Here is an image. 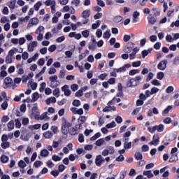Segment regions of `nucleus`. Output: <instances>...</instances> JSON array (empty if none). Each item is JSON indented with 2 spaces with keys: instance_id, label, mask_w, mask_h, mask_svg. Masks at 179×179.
I'll use <instances>...</instances> for the list:
<instances>
[{
  "instance_id": "f257e3e1",
  "label": "nucleus",
  "mask_w": 179,
  "mask_h": 179,
  "mask_svg": "<svg viewBox=\"0 0 179 179\" xmlns=\"http://www.w3.org/2000/svg\"><path fill=\"white\" fill-rule=\"evenodd\" d=\"M72 127V123L68 122L66 119L63 118L62 120V132L64 135H67L69 128Z\"/></svg>"
},
{
  "instance_id": "f03ea898",
  "label": "nucleus",
  "mask_w": 179,
  "mask_h": 179,
  "mask_svg": "<svg viewBox=\"0 0 179 179\" xmlns=\"http://www.w3.org/2000/svg\"><path fill=\"white\" fill-rule=\"evenodd\" d=\"M148 131L151 134H155V131H157V132H163L164 131V125L159 124V125L154 126L152 128L148 127Z\"/></svg>"
},
{
  "instance_id": "7ed1b4c3",
  "label": "nucleus",
  "mask_w": 179,
  "mask_h": 179,
  "mask_svg": "<svg viewBox=\"0 0 179 179\" xmlns=\"http://www.w3.org/2000/svg\"><path fill=\"white\" fill-rule=\"evenodd\" d=\"M45 5H46V6H50V5L52 13H55V6L57 5L55 1L48 0L45 2Z\"/></svg>"
},
{
  "instance_id": "20e7f679",
  "label": "nucleus",
  "mask_w": 179,
  "mask_h": 179,
  "mask_svg": "<svg viewBox=\"0 0 179 179\" xmlns=\"http://www.w3.org/2000/svg\"><path fill=\"white\" fill-rule=\"evenodd\" d=\"M134 48H135V47L134 46V43L129 42L126 45L123 51L126 54H129V52H131L132 50H134Z\"/></svg>"
},
{
  "instance_id": "39448f33",
  "label": "nucleus",
  "mask_w": 179,
  "mask_h": 179,
  "mask_svg": "<svg viewBox=\"0 0 179 179\" xmlns=\"http://www.w3.org/2000/svg\"><path fill=\"white\" fill-rule=\"evenodd\" d=\"M38 45V42L36 41H32L27 45V50L29 51V52H33V51H34V48H36V47H37Z\"/></svg>"
},
{
  "instance_id": "423d86ee",
  "label": "nucleus",
  "mask_w": 179,
  "mask_h": 179,
  "mask_svg": "<svg viewBox=\"0 0 179 179\" xmlns=\"http://www.w3.org/2000/svg\"><path fill=\"white\" fill-rule=\"evenodd\" d=\"M4 89L12 87V86H13V80L10 77H7L4 79Z\"/></svg>"
},
{
  "instance_id": "0eeeda50",
  "label": "nucleus",
  "mask_w": 179,
  "mask_h": 179,
  "mask_svg": "<svg viewBox=\"0 0 179 179\" xmlns=\"http://www.w3.org/2000/svg\"><path fill=\"white\" fill-rule=\"evenodd\" d=\"M167 60L161 61L157 65L158 69H159V71H164V69L167 68Z\"/></svg>"
},
{
  "instance_id": "6e6552de",
  "label": "nucleus",
  "mask_w": 179,
  "mask_h": 179,
  "mask_svg": "<svg viewBox=\"0 0 179 179\" xmlns=\"http://www.w3.org/2000/svg\"><path fill=\"white\" fill-rule=\"evenodd\" d=\"M38 24V18L33 17L29 21L28 27H31V26Z\"/></svg>"
},
{
  "instance_id": "1a4fd4ad",
  "label": "nucleus",
  "mask_w": 179,
  "mask_h": 179,
  "mask_svg": "<svg viewBox=\"0 0 179 179\" xmlns=\"http://www.w3.org/2000/svg\"><path fill=\"white\" fill-rule=\"evenodd\" d=\"M62 92H64L66 96H71V94L72 93V92L69 90V86L67 85H65L64 86H63L62 87Z\"/></svg>"
},
{
  "instance_id": "9d476101",
  "label": "nucleus",
  "mask_w": 179,
  "mask_h": 179,
  "mask_svg": "<svg viewBox=\"0 0 179 179\" xmlns=\"http://www.w3.org/2000/svg\"><path fill=\"white\" fill-rule=\"evenodd\" d=\"M138 83L136 82V80L135 78H131L129 80V83H127V87H132L135 86H138Z\"/></svg>"
},
{
  "instance_id": "9b49d317",
  "label": "nucleus",
  "mask_w": 179,
  "mask_h": 179,
  "mask_svg": "<svg viewBox=\"0 0 179 179\" xmlns=\"http://www.w3.org/2000/svg\"><path fill=\"white\" fill-rule=\"evenodd\" d=\"M43 136H44L45 139H51V138L54 136V133H52V131H48L43 134Z\"/></svg>"
},
{
  "instance_id": "f8f14e48",
  "label": "nucleus",
  "mask_w": 179,
  "mask_h": 179,
  "mask_svg": "<svg viewBox=\"0 0 179 179\" xmlns=\"http://www.w3.org/2000/svg\"><path fill=\"white\" fill-rule=\"evenodd\" d=\"M32 99L30 100L31 103H34L35 101H37L40 97V95L38 94V92H34L31 95Z\"/></svg>"
},
{
  "instance_id": "ddd939ff",
  "label": "nucleus",
  "mask_w": 179,
  "mask_h": 179,
  "mask_svg": "<svg viewBox=\"0 0 179 179\" xmlns=\"http://www.w3.org/2000/svg\"><path fill=\"white\" fill-rule=\"evenodd\" d=\"M101 162H102V157L101 155H97L96 159H95V164L98 166L100 167L101 166Z\"/></svg>"
},
{
  "instance_id": "4468645a",
  "label": "nucleus",
  "mask_w": 179,
  "mask_h": 179,
  "mask_svg": "<svg viewBox=\"0 0 179 179\" xmlns=\"http://www.w3.org/2000/svg\"><path fill=\"white\" fill-rule=\"evenodd\" d=\"M138 51H139V49H138V48H134L133 52L129 55L130 59H135V57L136 54H138Z\"/></svg>"
},
{
  "instance_id": "2eb2a0df",
  "label": "nucleus",
  "mask_w": 179,
  "mask_h": 179,
  "mask_svg": "<svg viewBox=\"0 0 179 179\" xmlns=\"http://www.w3.org/2000/svg\"><path fill=\"white\" fill-rule=\"evenodd\" d=\"M138 16H139V13L138 11H135L133 13L132 23H137V22H139V18Z\"/></svg>"
},
{
  "instance_id": "dca6fc26",
  "label": "nucleus",
  "mask_w": 179,
  "mask_h": 179,
  "mask_svg": "<svg viewBox=\"0 0 179 179\" xmlns=\"http://www.w3.org/2000/svg\"><path fill=\"white\" fill-rule=\"evenodd\" d=\"M45 103L48 106L51 104V103H57V99L54 96H51L45 100Z\"/></svg>"
},
{
  "instance_id": "f3484780",
  "label": "nucleus",
  "mask_w": 179,
  "mask_h": 179,
  "mask_svg": "<svg viewBox=\"0 0 179 179\" xmlns=\"http://www.w3.org/2000/svg\"><path fill=\"white\" fill-rule=\"evenodd\" d=\"M89 16H90V10H85L81 14V17L83 19H87Z\"/></svg>"
},
{
  "instance_id": "a211bd4d",
  "label": "nucleus",
  "mask_w": 179,
  "mask_h": 179,
  "mask_svg": "<svg viewBox=\"0 0 179 179\" xmlns=\"http://www.w3.org/2000/svg\"><path fill=\"white\" fill-rule=\"evenodd\" d=\"M50 114L48 112H44L40 117V120L43 121V120H50Z\"/></svg>"
},
{
  "instance_id": "6ab92c4d",
  "label": "nucleus",
  "mask_w": 179,
  "mask_h": 179,
  "mask_svg": "<svg viewBox=\"0 0 179 179\" xmlns=\"http://www.w3.org/2000/svg\"><path fill=\"white\" fill-rule=\"evenodd\" d=\"M148 22L149 23H150L151 24H155L156 23V17H153L151 14L149 15V16L148 17Z\"/></svg>"
},
{
  "instance_id": "aec40b11",
  "label": "nucleus",
  "mask_w": 179,
  "mask_h": 179,
  "mask_svg": "<svg viewBox=\"0 0 179 179\" xmlns=\"http://www.w3.org/2000/svg\"><path fill=\"white\" fill-rule=\"evenodd\" d=\"M69 134L70 135L74 136V135H78V134H79V131H78V129H76V127H71L69 130Z\"/></svg>"
},
{
  "instance_id": "412c9836",
  "label": "nucleus",
  "mask_w": 179,
  "mask_h": 179,
  "mask_svg": "<svg viewBox=\"0 0 179 179\" xmlns=\"http://www.w3.org/2000/svg\"><path fill=\"white\" fill-rule=\"evenodd\" d=\"M143 176H146L148 178H153L154 175L152 173V171H144Z\"/></svg>"
},
{
  "instance_id": "4be33fe9",
  "label": "nucleus",
  "mask_w": 179,
  "mask_h": 179,
  "mask_svg": "<svg viewBox=\"0 0 179 179\" xmlns=\"http://www.w3.org/2000/svg\"><path fill=\"white\" fill-rule=\"evenodd\" d=\"M49 155L50 152H48L47 149H43L41 151V156H42V157H48Z\"/></svg>"
},
{
  "instance_id": "5701e85b",
  "label": "nucleus",
  "mask_w": 179,
  "mask_h": 179,
  "mask_svg": "<svg viewBox=\"0 0 179 179\" xmlns=\"http://www.w3.org/2000/svg\"><path fill=\"white\" fill-rule=\"evenodd\" d=\"M44 30H45V28H44L43 26H40L36 31V34H43Z\"/></svg>"
},
{
  "instance_id": "b1692460",
  "label": "nucleus",
  "mask_w": 179,
  "mask_h": 179,
  "mask_svg": "<svg viewBox=\"0 0 179 179\" xmlns=\"http://www.w3.org/2000/svg\"><path fill=\"white\" fill-rule=\"evenodd\" d=\"M28 85H30L32 90H36V89H37V83H34L33 80H29Z\"/></svg>"
},
{
  "instance_id": "393cba45",
  "label": "nucleus",
  "mask_w": 179,
  "mask_h": 179,
  "mask_svg": "<svg viewBox=\"0 0 179 179\" xmlns=\"http://www.w3.org/2000/svg\"><path fill=\"white\" fill-rule=\"evenodd\" d=\"M178 160V155L177 154H172V156L169 159L170 163L173 162H177Z\"/></svg>"
},
{
  "instance_id": "a878e982",
  "label": "nucleus",
  "mask_w": 179,
  "mask_h": 179,
  "mask_svg": "<svg viewBox=\"0 0 179 179\" xmlns=\"http://www.w3.org/2000/svg\"><path fill=\"white\" fill-rule=\"evenodd\" d=\"M86 120H87V117L86 116H80L78 119V124H85V122H86Z\"/></svg>"
},
{
  "instance_id": "bb28decb",
  "label": "nucleus",
  "mask_w": 179,
  "mask_h": 179,
  "mask_svg": "<svg viewBox=\"0 0 179 179\" xmlns=\"http://www.w3.org/2000/svg\"><path fill=\"white\" fill-rule=\"evenodd\" d=\"M113 20L115 23H120V22H122V16L117 15L113 17Z\"/></svg>"
},
{
  "instance_id": "cd10ccee",
  "label": "nucleus",
  "mask_w": 179,
  "mask_h": 179,
  "mask_svg": "<svg viewBox=\"0 0 179 179\" xmlns=\"http://www.w3.org/2000/svg\"><path fill=\"white\" fill-rule=\"evenodd\" d=\"M134 157L136 160H142V159H143V156L142 155V153L139 152L135 153Z\"/></svg>"
},
{
  "instance_id": "c85d7f7f",
  "label": "nucleus",
  "mask_w": 179,
  "mask_h": 179,
  "mask_svg": "<svg viewBox=\"0 0 179 179\" xmlns=\"http://www.w3.org/2000/svg\"><path fill=\"white\" fill-rule=\"evenodd\" d=\"M88 48L91 51H94L96 50V48H97V46L96 45V43H90L88 44Z\"/></svg>"
},
{
  "instance_id": "c756f323",
  "label": "nucleus",
  "mask_w": 179,
  "mask_h": 179,
  "mask_svg": "<svg viewBox=\"0 0 179 179\" xmlns=\"http://www.w3.org/2000/svg\"><path fill=\"white\" fill-rule=\"evenodd\" d=\"M17 69H18L17 73H19V75H23V73H24V70L23 69V68H22V65L18 64L16 66Z\"/></svg>"
},
{
  "instance_id": "7c9ffc66",
  "label": "nucleus",
  "mask_w": 179,
  "mask_h": 179,
  "mask_svg": "<svg viewBox=\"0 0 179 179\" xmlns=\"http://www.w3.org/2000/svg\"><path fill=\"white\" fill-rule=\"evenodd\" d=\"M9 146H10V143L8 142V141H4L1 143V148L3 149H8V148H9Z\"/></svg>"
},
{
  "instance_id": "2f4dec72",
  "label": "nucleus",
  "mask_w": 179,
  "mask_h": 179,
  "mask_svg": "<svg viewBox=\"0 0 179 179\" xmlns=\"http://www.w3.org/2000/svg\"><path fill=\"white\" fill-rule=\"evenodd\" d=\"M32 114L33 115H36V117H38V108L37 106H34L32 108Z\"/></svg>"
},
{
  "instance_id": "473e14b6",
  "label": "nucleus",
  "mask_w": 179,
  "mask_h": 179,
  "mask_svg": "<svg viewBox=\"0 0 179 179\" xmlns=\"http://www.w3.org/2000/svg\"><path fill=\"white\" fill-rule=\"evenodd\" d=\"M132 148V143L131 142H127L124 143V149H131Z\"/></svg>"
},
{
  "instance_id": "72a5a7b5",
  "label": "nucleus",
  "mask_w": 179,
  "mask_h": 179,
  "mask_svg": "<svg viewBox=\"0 0 179 179\" xmlns=\"http://www.w3.org/2000/svg\"><path fill=\"white\" fill-rule=\"evenodd\" d=\"M152 141H153V142H155V146H156L157 145V143H159V135L155 134L153 136Z\"/></svg>"
},
{
  "instance_id": "f704fd0d",
  "label": "nucleus",
  "mask_w": 179,
  "mask_h": 179,
  "mask_svg": "<svg viewBox=\"0 0 179 179\" xmlns=\"http://www.w3.org/2000/svg\"><path fill=\"white\" fill-rule=\"evenodd\" d=\"M101 23V21L100 20L96 21V23L92 24V29H93L94 30H96L97 27H100Z\"/></svg>"
},
{
  "instance_id": "c9c22d12",
  "label": "nucleus",
  "mask_w": 179,
  "mask_h": 179,
  "mask_svg": "<svg viewBox=\"0 0 179 179\" xmlns=\"http://www.w3.org/2000/svg\"><path fill=\"white\" fill-rule=\"evenodd\" d=\"M8 129H13V128H15V122H13V120H10L8 123Z\"/></svg>"
},
{
  "instance_id": "e433bc0d",
  "label": "nucleus",
  "mask_w": 179,
  "mask_h": 179,
  "mask_svg": "<svg viewBox=\"0 0 179 179\" xmlns=\"http://www.w3.org/2000/svg\"><path fill=\"white\" fill-rule=\"evenodd\" d=\"M100 136H101V134L98 132L94 136L91 137L90 141H96V139H99Z\"/></svg>"
},
{
  "instance_id": "4c0bfd02",
  "label": "nucleus",
  "mask_w": 179,
  "mask_h": 179,
  "mask_svg": "<svg viewBox=\"0 0 179 179\" xmlns=\"http://www.w3.org/2000/svg\"><path fill=\"white\" fill-rule=\"evenodd\" d=\"M1 160L2 163H8V162L9 161V157H7L6 155H2L1 157Z\"/></svg>"
},
{
  "instance_id": "58836bf2",
  "label": "nucleus",
  "mask_w": 179,
  "mask_h": 179,
  "mask_svg": "<svg viewBox=\"0 0 179 179\" xmlns=\"http://www.w3.org/2000/svg\"><path fill=\"white\" fill-rule=\"evenodd\" d=\"M141 71L138 69H133L129 71V75H130V76H134V75H136V73H139Z\"/></svg>"
},
{
  "instance_id": "ea45409f",
  "label": "nucleus",
  "mask_w": 179,
  "mask_h": 179,
  "mask_svg": "<svg viewBox=\"0 0 179 179\" xmlns=\"http://www.w3.org/2000/svg\"><path fill=\"white\" fill-rule=\"evenodd\" d=\"M103 143H104V138H100L96 141L95 145L96 146H101Z\"/></svg>"
},
{
  "instance_id": "a19ab883",
  "label": "nucleus",
  "mask_w": 179,
  "mask_h": 179,
  "mask_svg": "<svg viewBox=\"0 0 179 179\" xmlns=\"http://www.w3.org/2000/svg\"><path fill=\"white\" fill-rule=\"evenodd\" d=\"M50 82H58V76L57 75L49 77Z\"/></svg>"
},
{
  "instance_id": "79ce46f5",
  "label": "nucleus",
  "mask_w": 179,
  "mask_h": 179,
  "mask_svg": "<svg viewBox=\"0 0 179 179\" xmlns=\"http://www.w3.org/2000/svg\"><path fill=\"white\" fill-rule=\"evenodd\" d=\"M51 131L53 133V135H56L57 134H58V127L57 126H52L51 127Z\"/></svg>"
},
{
  "instance_id": "37998d69",
  "label": "nucleus",
  "mask_w": 179,
  "mask_h": 179,
  "mask_svg": "<svg viewBox=\"0 0 179 179\" xmlns=\"http://www.w3.org/2000/svg\"><path fill=\"white\" fill-rule=\"evenodd\" d=\"M107 150H108V153L110 155H114V152H115V150H114V147L112 146H108Z\"/></svg>"
},
{
  "instance_id": "c03bdc74",
  "label": "nucleus",
  "mask_w": 179,
  "mask_h": 179,
  "mask_svg": "<svg viewBox=\"0 0 179 179\" xmlns=\"http://www.w3.org/2000/svg\"><path fill=\"white\" fill-rule=\"evenodd\" d=\"M59 83V82L58 81H50V87H57V86H58V84Z\"/></svg>"
},
{
  "instance_id": "a18cd8bd",
  "label": "nucleus",
  "mask_w": 179,
  "mask_h": 179,
  "mask_svg": "<svg viewBox=\"0 0 179 179\" xmlns=\"http://www.w3.org/2000/svg\"><path fill=\"white\" fill-rule=\"evenodd\" d=\"M73 106H74V107H79L80 106V101L78 99H75L73 103H72Z\"/></svg>"
},
{
  "instance_id": "49530a36",
  "label": "nucleus",
  "mask_w": 179,
  "mask_h": 179,
  "mask_svg": "<svg viewBox=\"0 0 179 179\" xmlns=\"http://www.w3.org/2000/svg\"><path fill=\"white\" fill-rule=\"evenodd\" d=\"M42 5L43 3H41V1H38V3H36L34 6L35 10H38V9H40V6H41Z\"/></svg>"
},
{
  "instance_id": "de8ad7c7",
  "label": "nucleus",
  "mask_w": 179,
  "mask_h": 179,
  "mask_svg": "<svg viewBox=\"0 0 179 179\" xmlns=\"http://www.w3.org/2000/svg\"><path fill=\"white\" fill-rule=\"evenodd\" d=\"M71 89L73 92H76V90L79 89V86L78 85V84H73L71 85Z\"/></svg>"
},
{
  "instance_id": "09e8293b",
  "label": "nucleus",
  "mask_w": 179,
  "mask_h": 179,
  "mask_svg": "<svg viewBox=\"0 0 179 179\" xmlns=\"http://www.w3.org/2000/svg\"><path fill=\"white\" fill-rule=\"evenodd\" d=\"M115 122L113 121L110 123H108L106 124V128L110 129V128H114L115 127Z\"/></svg>"
},
{
  "instance_id": "8fccbe9b",
  "label": "nucleus",
  "mask_w": 179,
  "mask_h": 179,
  "mask_svg": "<svg viewBox=\"0 0 179 179\" xmlns=\"http://www.w3.org/2000/svg\"><path fill=\"white\" fill-rule=\"evenodd\" d=\"M53 96H56V97H59V88H56L53 90Z\"/></svg>"
},
{
  "instance_id": "3c124183",
  "label": "nucleus",
  "mask_w": 179,
  "mask_h": 179,
  "mask_svg": "<svg viewBox=\"0 0 179 179\" xmlns=\"http://www.w3.org/2000/svg\"><path fill=\"white\" fill-rule=\"evenodd\" d=\"M22 58L24 59V61H26V59H29V53L27 52H24L22 55Z\"/></svg>"
},
{
  "instance_id": "603ef678",
  "label": "nucleus",
  "mask_w": 179,
  "mask_h": 179,
  "mask_svg": "<svg viewBox=\"0 0 179 179\" xmlns=\"http://www.w3.org/2000/svg\"><path fill=\"white\" fill-rule=\"evenodd\" d=\"M56 50H57V46L55 45H52L48 48V51L50 52H54V51H55Z\"/></svg>"
},
{
  "instance_id": "864d4df0",
  "label": "nucleus",
  "mask_w": 179,
  "mask_h": 179,
  "mask_svg": "<svg viewBox=\"0 0 179 179\" xmlns=\"http://www.w3.org/2000/svg\"><path fill=\"white\" fill-rule=\"evenodd\" d=\"M50 174L53 176V177H58V176H59V171L57 170L52 171Z\"/></svg>"
},
{
  "instance_id": "5fc2aeb1",
  "label": "nucleus",
  "mask_w": 179,
  "mask_h": 179,
  "mask_svg": "<svg viewBox=\"0 0 179 179\" xmlns=\"http://www.w3.org/2000/svg\"><path fill=\"white\" fill-rule=\"evenodd\" d=\"M157 79H159V80H162L163 78H164V73L163 72H159L157 75Z\"/></svg>"
},
{
  "instance_id": "6e6d98bb",
  "label": "nucleus",
  "mask_w": 179,
  "mask_h": 179,
  "mask_svg": "<svg viewBox=\"0 0 179 179\" xmlns=\"http://www.w3.org/2000/svg\"><path fill=\"white\" fill-rule=\"evenodd\" d=\"M115 72L118 73V72H125V67H120L119 69H114Z\"/></svg>"
},
{
  "instance_id": "4d7b16f0",
  "label": "nucleus",
  "mask_w": 179,
  "mask_h": 179,
  "mask_svg": "<svg viewBox=\"0 0 179 179\" xmlns=\"http://www.w3.org/2000/svg\"><path fill=\"white\" fill-rule=\"evenodd\" d=\"M89 30H85L82 31V35L85 38H87L89 37Z\"/></svg>"
},
{
  "instance_id": "13d9d810",
  "label": "nucleus",
  "mask_w": 179,
  "mask_h": 179,
  "mask_svg": "<svg viewBox=\"0 0 179 179\" xmlns=\"http://www.w3.org/2000/svg\"><path fill=\"white\" fill-rule=\"evenodd\" d=\"M52 159L54 162H61L62 158L59 157L57 156V155H53V156L52 157Z\"/></svg>"
},
{
  "instance_id": "bf43d9fd",
  "label": "nucleus",
  "mask_w": 179,
  "mask_h": 179,
  "mask_svg": "<svg viewBox=\"0 0 179 179\" xmlns=\"http://www.w3.org/2000/svg\"><path fill=\"white\" fill-rule=\"evenodd\" d=\"M18 166L21 169H24V167H26V163H24L23 160H21L19 162Z\"/></svg>"
},
{
  "instance_id": "052dcab7",
  "label": "nucleus",
  "mask_w": 179,
  "mask_h": 179,
  "mask_svg": "<svg viewBox=\"0 0 179 179\" xmlns=\"http://www.w3.org/2000/svg\"><path fill=\"white\" fill-rule=\"evenodd\" d=\"M153 76H155L153 75V73H149V74L146 78V82H150V80H152V79H153Z\"/></svg>"
},
{
  "instance_id": "680f3d73",
  "label": "nucleus",
  "mask_w": 179,
  "mask_h": 179,
  "mask_svg": "<svg viewBox=\"0 0 179 179\" xmlns=\"http://www.w3.org/2000/svg\"><path fill=\"white\" fill-rule=\"evenodd\" d=\"M9 121V116L8 115H4L2 118H1V122H4L5 124H6V122Z\"/></svg>"
},
{
  "instance_id": "e2e57ef3",
  "label": "nucleus",
  "mask_w": 179,
  "mask_h": 179,
  "mask_svg": "<svg viewBox=\"0 0 179 179\" xmlns=\"http://www.w3.org/2000/svg\"><path fill=\"white\" fill-rule=\"evenodd\" d=\"M116 162H124L125 160V158L124 157V155H120L119 157L116 158Z\"/></svg>"
},
{
  "instance_id": "0e129e2a",
  "label": "nucleus",
  "mask_w": 179,
  "mask_h": 179,
  "mask_svg": "<svg viewBox=\"0 0 179 179\" xmlns=\"http://www.w3.org/2000/svg\"><path fill=\"white\" fill-rule=\"evenodd\" d=\"M65 40V36H62L56 39V43H62Z\"/></svg>"
},
{
  "instance_id": "69168bd1",
  "label": "nucleus",
  "mask_w": 179,
  "mask_h": 179,
  "mask_svg": "<svg viewBox=\"0 0 179 179\" xmlns=\"http://www.w3.org/2000/svg\"><path fill=\"white\" fill-rule=\"evenodd\" d=\"M1 108L3 110H6L8 108V101H5L1 104Z\"/></svg>"
},
{
  "instance_id": "338daca9",
  "label": "nucleus",
  "mask_w": 179,
  "mask_h": 179,
  "mask_svg": "<svg viewBox=\"0 0 179 179\" xmlns=\"http://www.w3.org/2000/svg\"><path fill=\"white\" fill-rule=\"evenodd\" d=\"M173 65H176V66L179 65V56H177L173 59Z\"/></svg>"
},
{
  "instance_id": "774afa93",
  "label": "nucleus",
  "mask_w": 179,
  "mask_h": 179,
  "mask_svg": "<svg viewBox=\"0 0 179 179\" xmlns=\"http://www.w3.org/2000/svg\"><path fill=\"white\" fill-rule=\"evenodd\" d=\"M174 26H176V27H179V20H176L171 23V27H174Z\"/></svg>"
}]
</instances>
